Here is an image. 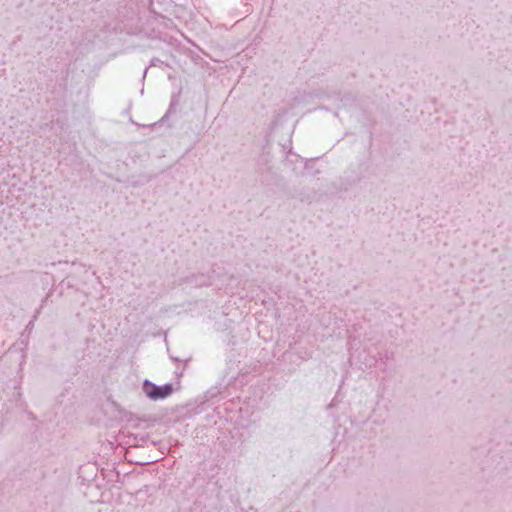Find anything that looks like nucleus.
<instances>
[{
  "label": "nucleus",
  "mask_w": 512,
  "mask_h": 512,
  "mask_svg": "<svg viewBox=\"0 0 512 512\" xmlns=\"http://www.w3.org/2000/svg\"><path fill=\"white\" fill-rule=\"evenodd\" d=\"M144 390L145 393L151 398V399H162L167 396H169L173 388L170 384L163 385V386H156L152 383L145 382L144 384Z\"/></svg>",
  "instance_id": "nucleus-1"
}]
</instances>
